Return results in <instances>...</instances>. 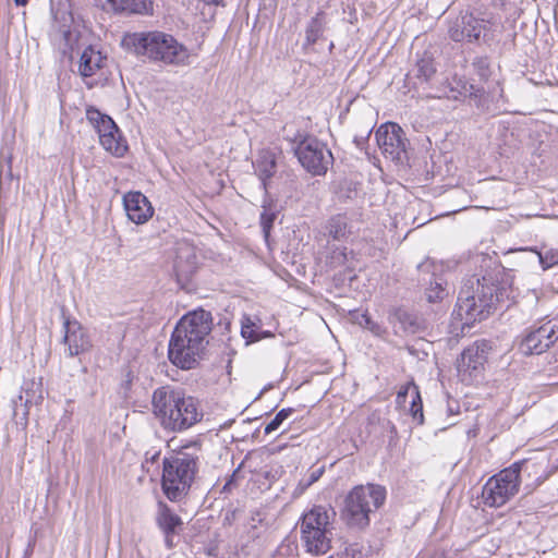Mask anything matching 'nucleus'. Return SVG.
<instances>
[{"label":"nucleus","instance_id":"nucleus-41","mask_svg":"<svg viewBox=\"0 0 558 558\" xmlns=\"http://www.w3.org/2000/svg\"><path fill=\"white\" fill-rule=\"evenodd\" d=\"M173 535L174 534H165L166 545L171 548L173 546Z\"/></svg>","mask_w":558,"mask_h":558},{"label":"nucleus","instance_id":"nucleus-34","mask_svg":"<svg viewBox=\"0 0 558 558\" xmlns=\"http://www.w3.org/2000/svg\"><path fill=\"white\" fill-rule=\"evenodd\" d=\"M274 220H275V214L268 213L267 210H264L262 213L260 226L263 228V232L266 238L269 235V231L272 227Z\"/></svg>","mask_w":558,"mask_h":558},{"label":"nucleus","instance_id":"nucleus-32","mask_svg":"<svg viewBox=\"0 0 558 558\" xmlns=\"http://www.w3.org/2000/svg\"><path fill=\"white\" fill-rule=\"evenodd\" d=\"M414 387H417L414 383H408L407 385L401 387V389L398 391L397 398H396V402L399 407L404 405L409 393H411V396H413Z\"/></svg>","mask_w":558,"mask_h":558},{"label":"nucleus","instance_id":"nucleus-44","mask_svg":"<svg viewBox=\"0 0 558 558\" xmlns=\"http://www.w3.org/2000/svg\"><path fill=\"white\" fill-rule=\"evenodd\" d=\"M158 457H159V452H156L154 456H151V459L154 460V459H156Z\"/></svg>","mask_w":558,"mask_h":558},{"label":"nucleus","instance_id":"nucleus-26","mask_svg":"<svg viewBox=\"0 0 558 558\" xmlns=\"http://www.w3.org/2000/svg\"><path fill=\"white\" fill-rule=\"evenodd\" d=\"M326 232L333 240H342L350 233L348 218L344 215H336L331 217L326 226Z\"/></svg>","mask_w":558,"mask_h":558},{"label":"nucleus","instance_id":"nucleus-22","mask_svg":"<svg viewBox=\"0 0 558 558\" xmlns=\"http://www.w3.org/2000/svg\"><path fill=\"white\" fill-rule=\"evenodd\" d=\"M106 58L99 50L89 46L84 49L78 64V73L83 77H90L99 71L105 64Z\"/></svg>","mask_w":558,"mask_h":558},{"label":"nucleus","instance_id":"nucleus-9","mask_svg":"<svg viewBox=\"0 0 558 558\" xmlns=\"http://www.w3.org/2000/svg\"><path fill=\"white\" fill-rule=\"evenodd\" d=\"M489 350L490 345L486 340L476 341L463 350L457 362L462 381L471 384L482 375Z\"/></svg>","mask_w":558,"mask_h":558},{"label":"nucleus","instance_id":"nucleus-43","mask_svg":"<svg viewBox=\"0 0 558 558\" xmlns=\"http://www.w3.org/2000/svg\"><path fill=\"white\" fill-rule=\"evenodd\" d=\"M205 1L208 3H218L219 2V0H205Z\"/></svg>","mask_w":558,"mask_h":558},{"label":"nucleus","instance_id":"nucleus-31","mask_svg":"<svg viewBox=\"0 0 558 558\" xmlns=\"http://www.w3.org/2000/svg\"><path fill=\"white\" fill-rule=\"evenodd\" d=\"M411 415L414 420H417L420 424L423 423L424 416H423V405H422V399L420 396L418 387H414V393L412 396L411 401Z\"/></svg>","mask_w":558,"mask_h":558},{"label":"nucleus","instance_id":"nucleus-5","mask_svg":"<svg viewBox=\"0 0 558 558\" xmlns=\"http://www.w3.org/2000/svg\"><path fill=\"white\" fill-rule=\"evenodd\" d=\"M386 499V490L369 484L354 487L345 497L342 518L352 527L364 529L369 524L368 514L378 509Z\"/></svg>","mask_w":558,"mask_h":558},{"label":"nucleus","instance_id":"nucleus-23","mask_svg":"<svg viewBox=\"0 0 558 558\" xmlns=\"http://www.w3.org/2000/svg\"><path fill=\"white\" fill-rule=\"evenodd\" d=\"M156 523L163 534H175L183 524L182 519L162 501L158 502Z\"/></svg>","mask_w":558,"mask_h":558},{"label":"nucleus","instance_id":"nucleus-27","mask_svg":"<svg viewBox=\"0 0 558 558\" xmlns=\"http://www.w3.org/2000/svg\"><path fill=\"white\" fill-rule=\"evenodd\" d=\"M522 251L535 253L543 270H548L558 265V250L556 248H549L543 252L537 247H525Z\"/></svg>","mask_w":558,"mask_h":558},{"label":"nucleus","instance_id":"nucleus-33","mask_svg":"<svg viewBox=\"0 0 558 558\" xmlns=\"http://www.w3.org/2000/svg\"><path fill=\"white\" fill-rule=\"evenodd\" d=\"M445 290L440 283L436 282L435 287H430L426 291L427 301L430 303L437 302L444 298Z\"/></svg>","mask_w":558,"mask_h":558},{"label":"nucleus","instance_id":"nucleus-37","mask_svg":"<svg viewBox=\"0 0 558 558\" xmlns=\"http://www.w3.org/2000/svg\"><path fill=\"white\" fill-rule=\"evenodd\" d=\"M263 521V518L260 517V514L258 512H256L255 514L252 515L251 518V521H250V534H251V537L252 538H256L258 537V533L256 532V529H257V525L259 523H262Z\"/></svg>","mask_w":558,"mask_h":558},{"label":"nucleus","instance_id":"nucleus-16","mask_svg":"<svg viewBox=\"0 0 558 558\" xmlns=\"http://www.w3.org/2000/svg\"><path fill=\"white\" fill-rule=\"evenodd\" d=\"M124 209L130 220L141 225L153 216V207L141 192H129L123 197Z\"/></svg>","mask_w":558,"mask_h":558},{"label":"nucleus","instance_id":"nucleus-40","mask_svg":"<svg viewBox=\"0 0 558 558\" xmlns=\"http://www.w3.org/2000/svg\"><path fill=\"white\" fill-rule=\"evenodd\" d=\"M332 259H337L339 263H342L347 260V253L345 252H335V255L332 256Z\"/></svg>","mask_w":558,"mask_h":558},{"label":"nucleus","instance_id":"nucleus-11","mask_svg":"<svg viewBox=\"0 0 558 558\" xmlns=\"http://www.w3.org/2000/svg\"><path fill=\"white\" fill-rule=\"evenodd\" d=\"M204 350L205 345L173 331L169 341L168 357L177 367L191 369L197 364Z\"/></svg>","mask_w":558,"mask_h":558},{"label":"nucleus","instance_id":"nucleus-21","mask_svg":"<svg viewBox=\"0 0 558 558\" xmlns=\"http://www.w3.org/2000/svg\"><path fill=\"white\" fill-rule=\"evenodd\" d=\"M255 173L262 181L265 193L268 192L269 181L277 171L276 156L270 150L259 151L255 162L253 163Z\"/></svg>","mask_w":558,"mask_h":558},{"label":"nucleus","instance_id":"nucleus-25","mask_svg":"<svg viewBox=\"0 0 558 558\" xmlns=\"http://www.w3.org/2000/svg\"><path fill=\"white\" fill-rule=\"evenodd\" d=\"M109 3L117 11H124L128 13L144 14L153 9L150 0H108Z\"/></svg>","mask_w":558,"mask_h":558},{"label":"nucleus","instance_id":"nucleus-12","mask_svg":"<svg viewBox=\"0 0 558 558\" xmlns=\"http://www.w3.org/2000/svg\"><path fill=\"white\" fill-rule=\"evenodd\" d=\"M211 327V313L199 308L185 314L179 320L173 331L180 332L184 338H191L194 342L206 347Z\"/></svg>","mask_w":558,"mask_h":558},{"label":"nucleus","instance_id":"nucleus-6","mask_svg":"<svg viewBox=\"0 0 558 558\" xmlns=\"http://www.w3.org/2000/svg\"><path fill=\"white\" fill-rule=\"evenodd\" d=\"M519 488L518 474L509 466L488 478L483 486L482 498L486 506L498 508L514 497Z\"/></svg>","mask_w":558,"mask_h":558},{"label":"nucleus","instance_id":"nucleus-47","mask_svg":"<svg viewBox=\"0 0 558 558\" xmlns=\"http://www.w3.org/2000/svg\"><path fill=\"white\" fill-rule=\"evenodd\" d=\"M555 362H558V357H556ZM557 371H558V365H557Z\"/></svg>","mask_w":558,"mask_h":558},{"label":"nucleus","instance_id":"nucleus-15","mask_svg":"<svg viewBox=\"0 0 558 558\" xmlns=\"http://www.w3.org/2000/svg\"><path fill=\"white\" fill-rule=\"evenodd\" d=\"M63 342L68 347V355L76 356L92 348L86 329L77 320L65 318L63 322Z\"/></svg>","mask_w":558,"mask_h":558},{"label":"nucleus","instance_id":"nucleus-39","mask_svg":"<svg viewBox=\"0 0 558 558\" xmlns=\"http://www.w3.org/2000/svg\"><path fill=\"white\" fill-rule=\"evenodd\" d=\"M241 333L244 338H246L251 341L257 340V337L254 335V331L252 330L251 325H248V324L242 325Z\"/></svg>","mask_w":558,"mask_h":558},{"label":"nucleus","instance_id":"nucleus-20","mask_svg":"<svg viewBox=\"0 0 558 558\" xmlns=\"http://www.w3.org/2000/svg\"><path fill=\"white\" fill-rule=\"evenodd\" d=\"M333 509L317 506L303 514L300 529L333 531Z\"/></svg>","mask_w":558,"mask_h":558},{"label":"nucleus","instance_id":"nucleus-7","mask_svg":"<svg viewBox=\"0 0 558 558\" xmlns=\"http://www.w3.org/2000/svg\"><path fill=\"white\" fill-rule=\"evenodd\" d=\"M86 118L97 130L101 146L111 154L122 157L128 149L121 137L120 131L114 121L107 114H102L96 108L89 107L86 110Z\"/></svg>","mask_w":558,"mask_h":558},{"label":"nucleus","instance_id":"nucleus-46","mask_svg":"<svg viewBox=\"0 0 558 558\" xmlns=\"http://www.w3.org/2000/svg\"><path fill=\"white\" fill-rule=\"evenodd\" d=\"M317 480V474L313 475V481Z\"/></svg>","mask_w":558,"mask_h":558},{"label":"nucleus","instance_id":"nucleus-4","mask_svg":"<svg viewBox=\"0 0 558 558\" xmlns=\"http://www.w3.org/2000/svg\"><path fill=\"white\" fill-rule=\"evenodd\" d=\"M199 445L184 446L179 452L163 459L161 486L171 501L184 498L198 470Z\"/></svg>","mask_w":558,"mask_h":558},{"label":"nucleus","instance_id":"nucleus-1","mask_svg":"<svg viewBox=\"0 0 558 558\" xmlns=\"http://www.w3.org/2000/svg\"><path fill=\"white\" fill-rule=\"evenodd\" d=\"M508 298V289L497 286L492 278L471 277L461 287L452 319L460 324L461 331L464 332L465 328H471L474 323L487 318L492 310Z\"/></svg>","mask_w":558,"mask_h":558},{"label":"nucleus","instance_id":"nucleus-19","mask_svg":"<svg viewBox=\"0 0 558 558\" xmlns=\"http://www.w3.org/2000/svg\"><path fill=\"white\" fill-rule=\"evenodd\" d=\"M173 268L178 282L182 284L187 283L197 269V257L194 248L189 245L180 246Z\"/></svg>","mask_w":558,"mask_h":558},{"label":"nucleus","instance_id":"nucleus-3","mask_svg":"<svg viewBox=\"0 0 558 558\" xmlns=\"http://www.w3.org/2000/svg\"><path fill=\"white\" fill-rule=\"evenodd\" d=\"M122 46L138 57L166 64L183 65L189 60L187 49L173 36L162 32H137L125 34Z\"/></svg>","mask_w":558,"mask_h":558},{"label":"nucleus","instance_id":"nucleus-38","mask_svg":"<svg viewBox=\"0 0 558 558\" xmlns=\"http://www.w3.org/2000/svg\"><path fill=\"white\" fill-rule=\"evenodd\" d=\"M371 133H372V130L367 128V129L364 131V133H363V134H361V135H355V136H354V143H355V145H356V147H357V148H360V149H363V148H364V146H365V144H366L367 140L369 138Z\"/></svg>","mask_w":558,"mask_h":558},{"label":"nucleus","instance_id":"nucleus-17","mask_svg":"<svg viewBox=\"0 0 558 558\" xmlns=\"http://www.w3.org/2000/svg\"><path fill=\"white\" fill-rule=\"evenodd\" d=\"M300 534L303 547L311 555L322 556L331 548L332 531L300 529Z\"/></svg>","mask_w":558,"mask_h":558},{"label":"nucleus","instance_id":"nucleus-42","mask_svg":"<svg viewBox=\"0 0 558 558\" xmlns=\"http://www.w3.org/2000/svg\"><path fill=\"white\" fill-rule=\"evenodd\" d=\"M17 5H25L28 0H14Z\"/></svg>","mask_w":558,"mask_h":558},{"label":"nucleus","instance_id":"nucleus-2","mask_svg":"<svg viewBox=\"0 0 558 558\" xmlns=\"http://www.w3.org/2000/svg\"><path fill=\"white\" fill-rule=\"evenodd\" d=\"M151 405L161 426L171 432L185 430L203 417L198 401L171 386L157 388L153 393Z\"/></svg>","mask_w":558,"mask_h":558},{"label":"nucleus","instance_id":"nucleus-24","mask_svg":"<svg viewBox=\"0 0 558 558\" xmlns=\"http://www.w3.org/2000/svg\"><path fill=\"white\" fill-rule=\"evenodd\" d=\"M327 25L326 13L319 11L311 19L305 28V45L312 46L323 38Z\"/></svg>","mask_w":558,"mask_h":558},{"label":"nucleus","instance_id":"nucleus-30","mask_svg":"<svg viewBox=\"0 0 558 558\" xmlns=\"http://www.w3.org/2000/svg\"><path fill=\"white\" fill-rule=\"evenodd\" d=\"M293 412V409H282L280 410L276 416L266 425L265 427V434H271L272 432L277 430L280 425L283 423L284 420H287Z\"/></svg>","mask_w":558,"mask_h":558},{"label":"nucleus","instance_id":"nucleus-45","mask_svg":"<svg viewBox=\"0 0 558 558\" xmlns=\"http://www.w3.org/2000/svg\"><path fill=\"white\" fill-rule=\"evenodd\" d=\"M317 480V474L313 475V481Z\"/></svg>","mask_w":558,"mask_h":558},{"label":"nucleus","instance_id":"nucleus-14","mask_svg":"<svg viewBox=\"0 0 558 558\" xmlns=\"http://www.w3.org/2000/svg\"><path fill=\"white\" fill-rule=\"evenodd\" d=\"M558 341V322L549 320L529 332L520 349L524 354H541Z\"/></svg>","mask_w":558,"mask_h":558},{"label":"nucleus","instance_id":"nucleus-35","mask_svg":"<svg viewBox=\"0 0 558 558\" xmlns=\"http://www.w3.org/2000/svg\"><path fill=\"white\" fill-rule=\"evenodd\" d=\"M357 323L376 335L380 332V326L374 323L367 314H362Z\"/></svg>","mask_w":558,"mask_h":558},{"label":"nucleus","instance_id":"nucleus-29","mask_svg":"<svg viewBox=\"0 0 558 558\" xmlns=\"http://www.w3.org/2000/svg\"><path fill=\"white\" fill-rule=\"evenodd\" d=\"M459 22L468 41L477 40L480 38L481 25L472 15L462 16Z\"/></svg>","mask_w":558,"mask_h":558},{"label":"nucleus","instance_id":"nucleus-48","mask_svg":"<svg viewBox=\"0 0 558 558\" xmlns=\"http://www.w3.org/2000/svg\"><path fill=\"white\" fill-rule=\"evenodd\" d=\"M436 558H441V557H436Z\"/></svg>","mask_w":558,"mask_h":558},{"label":"nucleus","instance_id":"nucleus-13","mask_svg":"<svg viewBox=\"0 0 558 558\" xmlns=\"http://www.w3.org/2000/svg\"><path fill=\"white\" fill-rule=\"evenodd\" d=\"M518 474V484H524L527 494L536 489L550 475L549 463L546 459L522 460L510 465Z\"/></svg>","mask_w":558,"mask_h":558},{"label":"nucleus","instance_id":"nucleus-28","mask_svg":"<svg viewBox=\"0 0 558 558\" xmlns=\"http://www.w3.org/2000/svg\"><path fill=\"white\" fill-rule=\"evenodd\" d=\"M416 76L427 82L436 73L434 60L430 56L424 54L416 61Z\"/></svg>","mask_w":558,"mask_h":558},{"label":"nucleus","instance_id":"nucleus-18","mask_svg":"<svg viewBox=\"0 0 558 558\" xmlns=\"http://www.w3.org/2000/svg\"><path fill=\"white\" fill-rule=\"evenodd\" d=\"M54 27L64 40V46L72 49L77 41V35L72 32L73 16L68 2H60L52 9Z\"/></svg>","mask_w":558,"mask_h":558},{"label":"nucleus","instance_id":"nucleus-8","mask_svg":"<svg viewBox=\"0 0 558 558\" xmlns=\"http://www.w3.org/2000/svg\"><path fill=\"white\" fill-rule=\"evenodd\" d=\"M300 163L312 174L326 173L332 160L331 151L315 137H306L295 148Z\"/></svg>","mask_w":558,"mask_h":558},{"label":"nucleus","instance_id":"nucleus-10","mask_svg":"<svg viewBox=\"0 0 558 558\" xmlns=\"http://www.w3.org/2000/svg\"><path fill=\"white\" fill-rule=\"evenodd\" d=\"M376 141L383 155L395 162L407 160L408 140L403 130L392 122L381 124L376 131Z\"/></svg>","mask_w":558,"mask_h":558},{"label":"nucleus","instance_id":"nucleus-36","mask_svg":"<svg viewBox=\"0 0 558 558\" xmlns=\"http://www.w3.org/2000/svg\"><path fill=\"white\" fill-rule=\"evenodd\" d=\"M449 36L454 41L466 40V38L464 36V32H463L459 21H457V23L453 26L450 27Z\"/></svg>","mask_w":558,"mask_h":558}]
</instances>
